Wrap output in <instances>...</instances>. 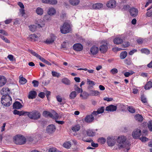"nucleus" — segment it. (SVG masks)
I'll list each match as a JSON object with an SVG mask.
<instances>
[{"label":"nucleus","instance_id":"29","mask_svg":"<svg viewBox=\"0 0 152 152\" xmlns=\"http://www.w3.org/2000/svg\"><path fill=\"white\" fill-rule=\"evenodd\" d=\"M69 2L71 5L76 6L79 4L80 1L79 0H69Z\"/></svg>","mask_w":152,"mask_h":152},{"label":"nucleus","instance_id":"13","mask_svg":"<svg viewBox=\"0 0 152 152\" xmlns=\"http://www.w3.org/2000/svg\"><path fill=\"white\" fill-rule=\"evenodd\" d=\"M94 119V116L91 114L87 115L85 118L84 120L87 123H90L92 122Z\"/></svg>","mask_w":152,"mask_h":152},{"label":"nucleus","instance_id":"36","mask_svg":"<svg viewBox=\"0 0 152 152\" xmlns=\"http://www.w3.org/2000/svg\"><path fill=\"white\" fill-rule=\"evenodd\" d=\"M51 74L52 76L54 77H56L58 78L61 76V74L55 71H52Z\"/></svg>","mask_w":152,"mask_h":152},{"label":"nucleus","instance_id":"7","mask_svg":"<svg viewBox=\"0 0 152 152\" xmlns=\"http://www.w3.org/2000/svg\"><path fill=\"white\" fill-rule=\"evenodd\" d=\"M129 12L131 16L135 17L137 15L138 11L137 8L132 7L130 9Z\"/></svg>","mask_w":152,"mask_h":152},{"label":"nucleus","instance_id":"64","mask_svg":"<svg viewBox=\"0 0 152 152\" xmlns=\"http://www.w3.org/2000/svg\"><path fill=\"white\" fill-rule=\"evenodd\" d=\"M56 99L57 101L59 102H61L62 101V99L59 96H56Z\"/></svg>","mask_w":152,"mask_h":152},{"label":"nucleus","instance_id":"38","mask_svg":"<svg viewBox=\"0 0 152 152\" xmlns=\"http://www.w3.org/2000/svg\"><path fill=\"white\" fill-rule=\"evenodd\" d=\"M80 128V126L79 125H77L73 126L72 128V131L75 132L78 131Z\"/></svg>","mask_w":152,"mask_h":152},{"label":"nucleus","instance_id":"3","mask_svg":"<svg viewBox=\"0 0 152 152\" xmlns=\"http://www.w3.org/2000/svg\"><path fill=\"white\" fill-rule=\"evenodd\" d=\"M14 141L16 144L20 145L24 144L26 142V139L23 136L18 135L14 138Z\"/></svg>","mask_w":152,"mask_h":152},{"label":"nucleus","instance_id":"55","mask_svg":"<svg viewBox=\"0 0 152 152\" xmlns=\"http://www.w3.org/2000/svg\"><path fill=\"white\" fill-rule=\"evenodd\" d=\"M129 45V42H124L123 44L122 45V47L123 48H124L128 47Z\"/></svg>","mask_w":152,"mask_h":152},{"label":"nucleus","instance_id":"6","mask_svg":"<svg viewBox=\"0 0 152 152\" xmlns=\"http://www.w3.org/2000/svg\"><path fill=\"white\" fill-rule=\"evenodd\" d=\"M107 142L108 146H113L115 143L116 140L113 137H108L107 139Z\"/></svg>","mask_w":152,"mask_h":152},{"label":"nucleus","instance_id":"4","mask_svg":"<svg viewBox=\"0 0 152 152\" xmlns=\"http://www.w3.org/2000/svg\"><path fill=\"white\" fill-rule=\"evenodd\" d=\"M1 102L3 105L6 107L9 106L12 103V99L10 95L6 96H2Z\"/></svg>","mask_w":152,"mask_h":152},{"label":"nucleus","instance_id":"50","mask_svg":"<svg viewBox=\"0 0 152 152\" xmlns=\"http://www.w3.org/2000/svg\"><path fill=\"white\" fill-rule=\"evenodd\" d=\"M49 4L52 5L56 4L57 3V0H49Z\"/></svg>","mask_w":152,"mask_h":152},{"label":"nucleus","instance_id":"8","mask_svg":"<svg viewBox=\"0 0 152 152\" xmlns=\"http://www.w3.org/2000/svg\"><path fill=\"white\" fill-rule=\"evenodd\" d=\"M56 129L54 125L53 124L47 126L46 131L48 133L51 134L55 131Z\"/></svg>","mask_w":152,"mask_h":152},{"label":"nucleus","instance_id":"14","mask_svg":"<svg viewBox=\"0 0 152 152\" xmlns=\"http://www.w3.org/2000/svg\"><path fill=\"white\" fill-rule=\"evenodd\" d=\"M117 107L116 106L111 104L107 106L106 110L108 111L113 112L116 110Z\"/></svg>","mask_w":152,"mask_h":152},{"label":"nucleus","instance_id":"30","mask_svg":"<svg viewBox=\"0 0 152 152\" xmlns=\"http://www.w3.org/2000/svg\"><path fill=\"white\" fill-rule=\"evenodd\" d=\"M76 92L74 91H72L70 94L69 97L70 99H75L77 96Z\"/></svg>","mask_w":152,"mask_h":152},{"label":"nucleus","instance_id":"58","mask_svg":"<svg viewBox=\"0 0 152 152\" xmlns=\"http://www.w3.org/2000/svg\"><path fill=\"white\" fill-rule=\"evenodd\" d=\"M99 142H101L102 144H104L106 140L103 137H101L99 139Z\"/></svg>","mask_w":152,"mask_h":152},{"label":"nucleus","instance_id":"53","mask_svg":"<svg viewBox=\"0 0 152 152\" xmlns=\"http://www.w3.org/2000/svg\"><path fill=\"white\" fill-rule=\"evenodd\" d=\"M29 52L31 53L33 56H36L37 58L38 57V56H39V55L36 53L35 52L31 50H29Z\"/></svg>","mask_w":152,"mask_h":152},{"label":"nucleus","instance_id":"42","mask_svg":"<svg viewBox=\"0 0 152 152\" xmlns=\"http://www.w3.org/2000/svg\"><path fill=\"white\" fill-rule=\"evenodd\" d=\"M141 52L142 53H144L148 55L150 53V51L147 49L143 48L141 50Z\"/></svg>","mask_w":152,"mask_h":152},{"label":"nucleus","instance_id":"57","mask_svg":"<svg viewBox=\"0 0 152 152\" xmlns=\"http://www.w3.org/2000/svg\"><path fill=\"white\" fill-rule=\"evenodd\" d=\"M110 72L113 74H115L118 73V69L116 68H113L110 71Z\"/></svg>","mask_w":152,"mask_h":152},{"label":"nucleus","instance_id":"39","mask_svg":"<svg viewBox=\"0 0 152 152\" xmlns=\"http://www.w3.org/2000/svg\"><path fill=\"white\" fill-rule=\"evenodd\" d=\"M29 27L30 30L33 32L36 30L37 26L34 25H31L29 26Z\"/></svg>","mask_w":152,"mask_h":152},{"label":"nucleus","instance_id":"28","mask_svg":"<svg viewBox=\"0 0 152 152\" xmlns=\"http://www.w3.org/2000/svg\"><path fill=\"white\" fill-rule=\"evenodd\" d=\"M152 87V82L151 81H149L145 86L144 88L146 90L150 89Z\"/></svg>","mask_w":152,"mask_h":152},{"label":"nucleus","instance_id":"46","mask_svg":"<svg viewBox=\"0 0 152 152\" xmlns=\"http://www.w3.org/2000/svg\"><path fill=\"white\" fill-rule=\"evenodd\" d=\"M28 112L24 111L23 110L19 111L18 114L19 116L27 115Z\"/></svg>","mask_w":152,"mask_h":152},{"label":"nucleus","instance_id":"44","mask_svg":"<svg viewBox=\"0 0 152 152\" xmlns=\"http://www.w3.org/2000/svg\"><path fill=\"white\" fill-rule=\"evenodd\" d=\"M53 116L52 118H54L55 119H58L59 117V115L55 111L53 110Z\"/></svg>","mask_w":152,"mask_h":152},{"label":"nucleus","instance_id":"43","mask_svg":"<svg viewBox=\"0 0 152 152\" xmlns=\"http://www.w3.org/2000/svg\"><path fill=\"white\" fill-rule=\"evenodd\" d=\"M127 109L131 113H133L135 112L134 108L132 106L128 107Z\"/></svg>","mask_w":152,"mask_h":152},{"label":"nucleus","instance_id":"52","mask_svg":"<svg viewBox=\"0 0 152 152\" xmlns=\"http://www.w3.org/2000/svg\"><path fill=\"white\" fill-rule=\"evenodd\" d=\"M32 83L33 84V86L34 87H37L38 86L39 83L38 81L36 80H33Z\"/></svg>","mask_w":152,"mask_h":152},{"label":"nucleus","instance_id":"61","mask_svg":"<svg viewBox=\"0 0 152 152\" xmlns=\"http://www.w3.org/2000/svg\"><path fill=\"white\" fill-rule=\"evenodd\" d=\"M129 6L128 5H125L124 6L123 10H127L129 9Z\"/></svg>","mask_w":152,"mask_h":152},{"label":"nucleus","instance_id":"17","mask_svg":"<svg viewBox=\"0 0 152 152\" xmlns=\"http://www.w3.org/2000/svg\"><path fill=\"white\" fill-rule=\"evenodd\" d=\"M13 108L15 109H19L23 107V106L19 102L16 101L13 104Z\"/></svg>","mask_w":152,"mask_h":152},{"label":"nucleus","instance_id":"19","mask_svg":"<svg viewBox=\"0 0 152 152\" xmlns=\"http://www.w3.org/2000/svg\"><path fill=\"white\" fill-rule=\"evenodd\" d=\"M51 38L47 39L45 41V43L48 44H52L54 41L55 39V37L54 34H51L50 35Z\"/></svg>","mask_w":152,"mask_h":152},{"label":"nucleus","instance_id":"34","mask_svg":"<svg viewBox=\"0 0 152 152\" xmlns=\"http://www.w3.org/2000/svg\"><path fill=\"white\" fill-rule=\"evenodd\" d=\"M140 99L142 103H147V98L144 94H143L141 95Z\"/></svg>","mask_w":152,"mask_h":152},{"label":"nucleus","instance_id":"20","mask_svg":"<svg viewBox=\"0 0 152 152\" xmlns=\"http://www.w3.org/2000/svg\"><path fill=\"white\" fill-rule=\"evenodd\" d=\"M6 82L7 80L5 77L0 76V87L5 85Z\"/></svg>","mask_w":152,"mask_h":152},{"label":"nucleus","instance_id":"45","mask_svg":"<svg viewBox=\"0 0 152 152\" xmlns=\"http://www.w3.org/2000/svg\"><path fill=\"white\" fill-rule=\"evenodd\" d=\"M51 19L50 17V15H46L44 16L43 17V20L46 22L48 21Z\"/></svg>","mask_w":152,"mask_h":152},{"label":"nucleus","instance_id":"18","mask_svg":"<svg viewBox=\"0 0 152 152\" xmlns=\"http://www.w3.org/2000/svg\"><path fill=\"white\" fill-rule=\"evenodd\" d=\"M99 49L96 46H93L91 47L90 49V52L92 54L96 55L98 52Z\"/></svg>","mask_w":152,"mask_h":152},{"label":"nucleus","instance_id":"60","mask_svg":"<svg viewBox=\"0 0 152 152\" xmlns=\"http://www.w3.org/2000/svg\"><path fill=\"white\" fill-rule=\"evenodd\" d=\"M38 96L39 97L43 99L45 97V93L43 92H41L38 94Z\"/></svg>","mask_w":152,"mask_h":152},{"label":"nucleus","instance_id":"56","mask_svg":"<svg viewBox=\"0 0 152 152\" xmlns=\"http://www.w3.org/2000/svg\"><path fill=\"white\" fill-rule=\"evenodd\" d=\"M82 140L84 141L87 142H91L92 141V140H91L90 138H88L86 139L85 137H83L82 138Z\"/></svg>","mask_w":152,"mask_h":152},{"label":"nucleus","instance_id":"11","mask_svg":"<svg viewBox=\"0 0 152 152\" xmlns=\"http://www.w3.org/2000/svg\"><path fill=\"white\" fill-rule=\"evenodd\" d=\"M1 93L3 95L2 96H5L6 97L7 95H9L10 93V90L9 88L7 87H4L1 91Z\"/></svg>","mask_w":152,"mask_h":152},{"label":"nucleus","instance_id":"27","mask_svg":"<svg viewBox=\"0 0 152 152\" xmlns=\"http://www.w3.org/2000/svg\"><path fill=\"white\" fill-rule=\"evenodd\" d=\"M19 82L22 84H24L27 82V80L22 76H20L19 77Z\"/></svg>","mask_w":152,"mask_h":152},{"label":"nucleus","instance_id":"62","mask_svg":"<svg viewBox=\"0 0 152 152\" xmlns=\"http://www.w3.org/2000/svg\"><path fill=\"white\" fill-rule=\"evenodd\" d=\"M103 99L104 100L106 101L107 102H109L112 101L113 100V99L112 98H109L107 97H105L103 98Z\"/></svg>","mask_w":152,"mask_h":152},{"label":"nucleus","instance_id":"49","mask_svg":"<svg viewBox=\"0 0 152 152\" xmlns=\"http://www.w3.org/2000/svg\"><path fill=\"white\" fill-rule=\"evenodd\" d=\"M134 73V72L132 71H130V72H125L124 75L126 77H128L129 76L132 75Z\"/></svg>","mask_w":152,"mask_h":152},{"label":"nucleus","instance_id":"9","mask_svg":"<svg viewBox=\"0 0 152 152\" xmlns=\"http://www.w3.org/2000/svg\"><path fill=\"white\" fill-rule=\"evenodd\" d=\"M141 134V130L139 129H137L133 132L132 135L134 138H136L139 137L140 136Z\"/></svg>","mask_w":152,"mask_h":152},{"label":"nucleus","instance_id":"47","mask_svg":"<svg viewBox=\"0 0 152 152\" xmlns=\"http://www.w3.org/2000/svg\"><path fill=\"white\" fill-rule=\"evenodd\" d=\"M28 112L24 111L23 110L19 111L18 114L19 116L27 115Z\"/></svg>","mask_w":152,"mask_h":152},{"label":"nucleus","instance_id":"26","mask_svg":"<svg viewBox=\"0 0 152 152\" xmlns=\"http://www.w3.org/2000/svg\"><path fill=\"white\" fill-rule=\"evenodd\" d=\"M56 13V11L53 8H50L48 12V14L50 15H54Z\"/></svg>","mask_w":152,"mask_h":152},{"label":"nucleus","instance_id":"51","mask_svg":"<svg viewBox=\"0 0 152 152\" xmlns=\"http://www.w3.org/2000/svg\"><path fill=\"white\" fill-rule=\"evenodd\" d=\"M104 110V107H102L98 109L97 110V112L100 114L103 113Z\"/></svg>","mask_w":152,"mask_h":152},{"label":"nucleus","instance_id":"48","mask_svg":"<svg viewBox=\"0 0 152 152\" xmlns=\"http://www.w3.org/2000/svg\"><path fill=\"white\" fill-rule=\"evenodd\" d=\"M89 96V94L86 92H84L82 93V98L83 99H86Z\"/></svg>","mask_w":152,"mask_h":152},{"label":"nucleus","instance_id":"16","mask_svg":"<svg viewBox=\"0 0 152 152\" xmlns=\"http://www.w3.org/2000/svg\"><path fill=\"white\" fill-rule=\"evenodd\" d=\"M92 8L95 10H100L103 7V5L101 3H97L92 5Z\"/></svg>","mask_w":152,"mask_h":152},{"label":"nucleus","instance_id":"23","mask_svg":"<svg viewBox=\"0 0 152 152\" xmlns=\"http://www.w3.org/2000/svg\"><path fill=\"white\" fill-rule=\"evenodd\" d=\"M113 42L114 44L119 45L123 42V39L119 37L115 38L113 40Z\"/></svg>","mask_w":152,"mask_h":152},{"label":"nucleus","instance_id":"41","mask_svg":"<svg viewBox=\"0 0 152 152\" xmlns=\"http://www.w3.org/2000/svg\"><path fill=\"white\" fill-rule=\"evenodd\" d=\"M63 146L64 147L68 148L71 147V144L69 142H66L63 144Z\"/></svg>","mask_w":152,"mask_h":152},{"label":"nucleus","instance_id":"22","mask_svg":"<svg viewBox=\"0 0 152 152\" xmlns=\"http://www.w3.org/2000/svg\"><path fill=\"white\" fill-rule=\"evenodd\" d=\"M87 135L89 137H93L95 136V132L92 129H89L86 131Z\"/></svg>","mask_w":152,"mask_h":152},{"label":"nucleus","instance_id":"2","mask_svg":"<svg viewBox=\"0 0 152 152\" xmlns=\"http://www.w3.org/2000/svg\"><path fill=\"white\" fill-rule=\"evenodd\" d=\"M27 115L30 119L37 120L40 118L41 114L38 111L34 110L31 112H28Z\"/></svg>","mask_w":152,"mask_h":152},{"label":"nucleus","instance_id":"25","mask_svg":"<svg viewBox=\"0 0 152 152\" xmlns=\"http://www.w3.org/2000/svg\"><path fill=\"white\" fill-rule=\"evenodd\" d=\"M134 118L137 121L140 122H142L143 119V117L139 114L136 115L134 116Z\"/></svg>","mask_w":152,"mask_h":152},{"label":"nucleus","instance_id":"40","mask_svg":"<svg viewBox=\"0 0 152 152\" xmlns=\"http://www.w3.org/2000/svg\"><path fill=\"white\" fill-rule=\"evenodd\" d=\"M62 82L63 83L69 85L70 84V81L67 78H65L62 80Z\"/></svg>","mask_w":152,"mask_h":152},{"label":"nucleus","instance_id":"59","mask_svg":"<svg viewBox=\"0 0 152 152\" xmlns=\"http://www.w3.org/2000/svg\"><path fill=\"white\" fill-rule=\"evenodd\" d=\"M140 139L142 142H145L148 140V139L145 137H142Z\"/></svg>","mask_w":152,"mask_h":152},{"label":"nucleus","instance_id":"10","mask_svg":"<svg viewBox=\"0 0 152 152\" xmlns=\"http://www.w3.org/2000/svg\"><path fill=\"white\" fill-rule=\"evenodd\" d=\"M107 6L110 8L115 7L116 6V1L114 0H110L108 1L106 4Z\"/></svg>","mask_w":152,"mask_h":152},{"label":"nucleus","instance_id":"5","mask_svg":"<svg viewBox=\"0 0 152 152\" xmlns=\"http://www.w3.org/2000/svg\"><path fill=\"white\" fill-rule=\"evenodd\" d=\"M60 31L63 34L69 32L71 31L70 25L67 23H64L62 26H61Z\"/></svg>","mask_w":152,"mask_h":152},{"label":"nucleus","instance_id":"37","mask_svg":"<svg viewBox=\"0 0 152 152\" xmlns=\"http://www.w3.org/2000/svg\"><path fill=\"white\" fill-rule=\"evenodd\" d=\"M87 83L88 85H91V87H92L93 86L95 85L96 84L94 82L91 80L88 79H87Z\"/></svg>","mask_w":152,"mask_h":152},{"label":"nucleus","instance_id":"21","mask_svg":"<svg viewBox=\"0 0 152 152\" xmlns=\"http://www.w3.org/2000/svg\"><path fill=\"white\" fill-rule=\"evenodd\" d=\"M37 95V93L35 91H31L29 93L28 96V98L29 99H33L35 98Z\"/></svg>","mask_w":152,"mask_h":152},{"label":"nucleus","instance_id":"54","mask_svg":"<svg viewBox=\"0 0 152 152\" xmlns=\"http://www.w3.org/2000/svg\"><path fill=\"white\" fill-rule=\"evenodd\" d=\"M148 127L151 132H152V121L149 122L148 125Z\"/></svg>","mask_w":152,"mask_h":152},{"label":"nucleus","instance_id":"31","mask_svg":"<svg viewBox=\"0 0 152 152\" xmlns=\"http://www.w3.org/2000/svg\"><path fill=\"white\" fill-rule=\"evenodd\" d=\"M36 12L38 15H42L43 13V10L42 8L39 7L36 9Z\"/></svg>","mask_w":152,"mask_h":152},{"label":"nucleus","instance_id":"32","mask_svg":"<svg viewBox=\"0 0 152 152\" xmlns=\"http://www.w3.org/2000/svg\"><path fill=\"white\" fill-rule=\"evenodd\" d=\"M99 94V91L96 90H91L90 91V95L91 96H97Z\"/></svg>","mask_w":152,"mask_h":152},{"label":"nucleus","instance_id":"35","mask_svg":"<svg viewBox=\"0 0 152 152\" xmlns=\"http://www.w3.org/2000/svg\"><path fill=\"white\" fill-rule=\"evenodd\" d=\"M74 90L77 91L78 93H82L83 90L82 88H79L77 85H75L74 86Z\"/></svg>","mask_w":152,"mask_h":152},{"label":"nucleus","instance_id":"1","mask_svg":"<svg viewBox=\"0 0 152 152\" xmlns=\"http://www.w3.org/2000/svg\"><path fill=\"white\" fill-rule=\"evenodd\" d=\"M126 140V138L124 136H121L118 137L117 140V144L116 145L117 147L115 149L121 150L129 146V144L128 142Z\"/></svg>","mask_w":152,"mask_h":152},{"label":"nucleus","instance_id":"33","mask_svg":"<svg viewBox=\"0 0 152 152\" xmlns=\"http://www.w3.org/2000/svg\"><path fill=\"white\" fill-rule=\"evenodd\" d=\"M127 52L126 51L122 52L120 54V58L121 59H124L127 56Z\"/></svg>","mask_w":152,"mask_h":152},{"label":"nucleus","instance_id":"24","mask_svg":"<svg viewBox=\"0 0 152 152\" xmlns=\"http://www.w3.org/2000/svg\"><path fill=\"white\" fill-rule=\"evenodd\" d=\"M42 115L45 117H49L52 118L53 116V115L51 113L47 111H44L43 112Z\"/></svg>","mask_w":152,"mask_h":152},{"label":"nucleus","instance_id":"15","mask_svg":"<svg viewBox=\"0 0 152 152\" xmlns=\"http://www.w3.org/2000/svg\"><path fill=\"white\" fill-rule=\"evenodd\" d=\"M107 45V44L105 43L102 44L99 47V50L101 53H103L106 52L107 51L108 47Z\"/></svg>","mask_w":152,"mask_h":152},{"label":"nucleus","instance_id":"12","mask_svg":"<svg viewBox=\"0 0 152 152\" xmlns=\"http://www.w3.org/2000/svg\"><path fill=\"white\" fill-rule=\"evenodd\" d=\"M73 49L76 51H80L83 49V46L80 43H76L73 45Z\"/></svg>","mask_w":152,"mask_h":152},{"label":"nucleus","instance_id":"63","mask_svg":"<svg viewBox=\"0 0 152 152\" xmlns=\"http://www.w3.org/2000/svg\"><path fill=\"white\" fill-rule=\"evenodd\" d=\"M91 145L92 146L94 147H97L98 146V144L97 143H95L93 142L92 140V142H91Z\"/></svg>","mask_w":152,"mask_h":152}]
</instances>
